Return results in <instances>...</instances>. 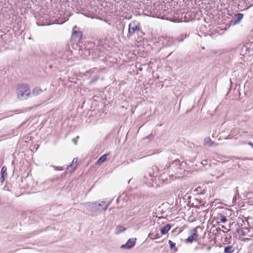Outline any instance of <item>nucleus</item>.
<instances>
[{
  "instance_id": "26",
  "label": "nucleus",
  "mask_w": 253,
  "mask_h": 253,
  "mask_svg": "<svg viewBox=\"0 0 253 253\" xmlns=\"http://www.w3.org/2000/svg\"><path fill=\"white\" fill-rule=\"evenodd\" d=\"M79 138V136H77L75 138L72 139V141L74 143L75 145L77 144V139Z\"/></svg>"
},
{
  "instance_id": "5",
  "label": "nucleus",
  "mask_w": 253,
  "mask_h": 253,
  "mask_svg": "<svg viewBox=\"0 0 253 253\" xmlns=\"http://www.w3.org/2000/svg\"><path fill=\"white\" fill-rule=\"evenodd\" d=\"M84 206L85 207L87 210L91 212H95L98 211V209L97 207V202H86L84 204Z\"/></svg>"
},
{
  "instance_id": "16",
  "label": "nucleus",
  "mask_w": 253,
  "mask_h": 253,
  "mask_svg": "<svg viewBox=\"0 0 253 253\" xmlns=\"http://www.w3.org/2000/svg\"><path fill=\"white\" fill-rule=\"evenodd\" d=\"M205 145H208L209 146H212L214 144V142L212 141L209 137H206L204 139Z\"/></svg>"
},
{
  "instance_id": "30",
  "label": "nucleus",
  "mask_w": 253,
  "mask_h": 253,
  "mask_svg": "<svg viewBox=\"0 0 253 253\" xmlns=\"http://www.w3.org/2000/svg\"><path fill=\"white\" fill-rule=\"evenodd\" d=\"M224 175V172H222V173H221L220 175L218 176L217 177V178H218L219 177H221L222 176H223Z\"/></svg>"
},
{
  "instance_id": "34",
  "label": "nucleus",
  "mask_w": 253,
  "mask_h": 253,
  "mask_svg": "<svg viewBox=\"0 0 253 253\" xmlns=\"http://www.w3.org/2000/svg\"><path fill=\"white\" fill-rule=\"evenodd\" d=\"M250 145H252V146L253 147V143H250Z\"/></svg>"
},
{
  "instance_id": "4",
  "label": "nucleus",
  "mask_w": 253,
  "mask_h": 253,
  "mask_svg": "<svg viewBox=\"0 0 253 253\" xmlns=\"http://www.w3.org/2000/svg\"><path fill=\"white\" fill-rule=\"evenodd\" d=\"M186 163L182 162H180L178 159L174 160L171 164H170L169 168L175 171L176 173L179 172V170H182L183 165Z\"/></svg>"
},
{
  "instance_id": "24",
  "label": "nucleus",
  "mask_w": 253,
  "mask_h": 253,
  "mask_svg": "<svg viewBox=\"0 0 253 253\" xmlns=\"http://www.w3.org/2000/svg\"><path fill=\"white\" fill-rule=\"evenodd\" d=\"M153 135L152 134H150L147 136L145 138L148 139L149 140V141L151 140L153 138Z\"/></svg>"
},
{
  "instance_id": "25",
  "label": "nucleus",
  "mask_w": 253,
  "mask_h": 253,
  "mask_svg": "<svg viewBox=\"0 0 253 253\" xmlns=\"http://www.w3.org/2000/svg\"><path fill=\"white\" fill-rule=\"evenodd\" d=\"M148 175L150 176V177H156L157 176V174H155V175H153V171L152 170H150L149 169V171H148Z\"/></svg>"
},
{
  "instance_id": "29",
  "label": "nucleus",
  "mask_w": 253,
  "mask_h": 253,
  "mask_svg": "<svg viewBox=\"0 0 253 253\" xmlns=\"http://www.w3.org/2000/svg\"><path fill=\"white\" fill-rule=\"evenodd\" d=\"M247 47L246 46H243L242 47V48H241V50H242V51L241 52H243V50H245V51H247Z\"/></svg>"
},
{
  "instance_id": "32",
  "label": "nucleus",
  "mask_w": 253,
  "mask_h": 253,
  "mask_svg": "<svg viewBox=\"0 0 253 253\" xmlns=\"http://www.w3.org/2000/svg\"><path fill=\"white\" fill-rule=\"evenodd\" d=\"M216 230H217V232L221 231V230L219 228H217V229H216Z\"/></svg>"
},
{
  "instance_id": "3",
  "label": "nucleus",
  "mask_w": 253,
  "mask_h": 253,
  "mask_svg": "<svg viewBox=\"0 0 253 253\" xmlns=\"http://www.w3.org/2000/svg\"><path fill=\"white\" fill-rule=\"evenodd\" d=\"M191 235L185 240V243L189 244L192 243L194 241H197L198 240L199 235L197 228L191 229L190 231Z\"/></svg>"
},
{
  "instance_id": "6",
  "label": "nucleus",
  "mask_w": 253,
  "mask_h": 253,
  "mask_svg": "<svg viewBox=\"0 0 253 253\" xmlns=\"http://www.w3.org/2000/svg\"><path fill=\"white\" fill-rule=\"evenodd\" d=\"M136 241V238H130L127 240L125 244L122 245L121 246V248L130 249L135 245Z\"/></svg>"
},
{
  "instance_id": "23",
  "label": "nucleus",
  "mask_w": 253,
  "mask_h": 253,
  "mask_svg": "<svg viewBox=\"0 0 253 253\" xmlns=\"http://www.w3.org/2000/svg\"><path fill=\"white\" fill-rule=\"evenodd\" d=\"M220 216L221 217L220 221L221 222L225 223L227 221L226 217L223 214H220Z\"/></svg>"
},
{
  "instance_id": "21",
  "label": "nucleus",
  "mask_w": 253,
  "mask_h": 253,
  "mask_svg": "<svg viewBox=\"0 0 253 253\" xmlns=\"http://www.w3.org/2000/svg\"><path fill=\"white\" fill-rule=\"evenodd\" d=\"M150 170H152L153 171V175H155V174H157V173L158 172V168L156 166H154L152 167V169H150Z\"/></svg>"
},
{
  "instance_id": "7",
  "label": "nucleus",
  "mask_w": 253,
  "mask_h": 253,
  "mask_svg": "<svg viewBox=\"0 0 253 253\" xmlns=\"http://www.w3.org/2000/svg\"><path fill=\"white\" fill-rule=\"evenodd\" d=\"M77 27L76 26L73 28L72 38L74 39H77L78 41H80L82 38L83 34L82 32L77 30Z\"/></svg>"
},
{
  "instance_id": "27",
  "label": "nucleus",
  "mask_w": 253,
  "mask_h": 253,
  "mask_svg": "<svg viewBox=\"0 0 253 253\" xmlns=\"http://www.w3.org/2000/svg\"><path fill=\"white\" fill-rule=\"evenodd\" d=\"M54 168V169L56 170H62L63 169L62 167H53Z\"/></svg>"
},
{
  "instance_id": "11",
  "label": "nucleus",
  "mask_w": 253,
  "mask_h": 253,
  "mask_svg": "<svg viewBox=\"0 0 253 253\" xmlns=\"http://www.w3.org/2000/svg\"><path fill=\"white\" fill-rule=\"evenodd\" d=\"M78 162V159L74 158L72 161V164L68 166L67 169H68L70 168L72 169L71 171L75 170L77 168V163Z\"/></svg>"
},
{
  "instance_id": "9",
  "label": "nucleus",
  "mask_w": 253,
  "mask_h": 253,
  "mask_svg": "<svg viewBox=\"0 0 253 253\" xmlns=\"http://www.w3.org/2000/svg\"><path fill=\"white\" fill-rule=\"evenodd\" d=\"M244 17L243 13H239L237 14L236 18L232 21V24L234 26L237 24H239Z\"/></svg>"
},
{
  "instance_id": "36",
  "label": "nucleus",
  "mask_w": 253,
  "mask_h": 253,
  "mask_svg": "<svg viewBox=\"0 0 253 253\" xmlns=\"http://www.w3.org/2000/svg\"><path fill=\"white\" fill-rule=\"evenodd\" d=\"M249 239L246 238L245 240H248Z\"/></svg>"
},
{
  "instance_id": "33",
  "label": "nucleus",
  "mask_w": 253,
  "mask_h": 253,
  "mask_svg": "<svg viewBox=\"0 0 253 253\" xmlns=\"http://www.w3.org/2000/svg\"><path fill=\"white\" fill-rule=\"evenodd\" d=\"M172 53V52H170L169 54L168 55L167 57H169V55H170L171 54V53Z\"/></svg>"
},
{
  "instance_id": "35",
  "label": "nucleus",
  "mask_w": 253,
  "mask_h": 253,
  "mask_svg": "<svg viewBox=\"0 0 253 253\" xmlns=\"http://www.w3.org/2000/svg\"><path fill=\"white\" fill-rule=\"evenodd\" d=\"M139 70L140 71H141V70H142V69L141 68H140L139 69Z\"/></svg>"
},
{
  "instance_id": "2",
  "label": "nucleus",
  "mask_w": 253,
  "mask_h": 253,
  "mask_svg": "<svg viewBox=\"0 0 253 253\" xmlns=\"http://www.w3.org/2000/svg\"><path fill=\"white\" fill-rule=\"evenodd\" d=\"M139 32H142L140 23L136 20L131 21L128 25V35L132 36Z\"/></svg>"
},
{
  "instance_id": "12",
  "label": "nucleus",
  "mask_w": 253,
  "mask_h": 253,
  "mask_svg": "<svg viewBox=\"0 0 253 253\" xmlns=\"http://www.w3.org/2000/svg\"><path fill=\"white\" fill-rule=\"evenodd\" d=\"M171 228V225L170 224H168L165 226L161 228L160 231L162 235L166 234L168 231Z\"/></svg>"
},
{
  "instance_id": "8",
  "label": "nucleus",
  "mask_w": 253,
  "mask_h": 253,
  "mask_svg": "<svg viewBox=\"0 0 253 253\" xmlns=\"http://www.w3.org/2000/svg\"><path fill=\"white\" fill-rule=\"evenodd\" d=\"M7 175V168L6 167L3 166L1 168L0 170V181L1 183H2L5 179V176Z\"/></svg>"
},
{
  "instance_id": "19",
  "label": "nucleus",
  "mask_w": 253,
  "mask_h": 253,
  "mask_svg": "<svg viewBox=\"0 0 253 253\" xmlns=\"http://www.w3.org/2000/svg\"><path fill=\"white\" fill-rule=\"evenodd\" d=\"M169 245L170 249H174L175 251L177 250V249L175 247V243H173L171 240L169 241Z\"/></svg>"
},
{
  "instance_id": "18",
  "label": "nucleus",
  "mask_w": 253,
  "mask_h": 253,
  "mask_svg": "<svg viewBox=\"0 0 253 253\" xmlns=\"http://www.w3.org/2000/svg\"><path fill=\"white\" fill-rule=\"evenodd\" d=\"M117 228L118 231H117L116 234H120L126 230V228H125V227H124L122 225H120L117 226Z\"/></svg>"
},
{
  "instance_id": "22",
  "label": "nucleus",
  "mask_w": 253,
  "mask_h": 253,
  "mask_svg": "<svg viewBox=\"0 0 253 253\" xmlns=\"http://www.w3.org/2000/svg\"><path fill=\"white\" fill-rule=\"evenodd\" d=\"M238 188V187H237L236 188V195L233 198V201H236L237 200V197H238V198H239L240 195H239V192Z\"/></svg>"
},
{
  "instance_id": "14",
  "label": "nucleus",
  "mask_w": 253,
  "mask_h": 253,
  "mask_svg": "<svg viewBox=\"0 0 253 253\" xmlns=\"http://www.w3.org/2000/svg\"><path fill=\"white\" fill-rule=\"evenodd\" d=\"M235 251V248L232 246H227L224 249L225 253H233Z\"/></svg>"
},
{
  "instance_id": "20",
  "label": "nucleus",
  "mask_w": 253,
  "mask_h": 253,
  "mask_svg": "<svg viewBox=\"0 0 253 253\" xmlns=\"http://www.w3.org/2000/svg\"><path fill=\"white\" fill-rule=\"evenodd\" d=\"M99 79V77L95 76H94L89 82V84H93Z\"/></svg>"
},
{
  "instance_id": "13",
  "label": "nucleus",
  "mask_w": 253,
  "mask_h": 253,
  "mask_svg": "<svg viewBox=\"0 0 253 253\" xmlns=\"http://www.w3.org/2000/svg\"><path fill=\"white\" fill-rule=\"evenodd\" d=\"M246 231H249V229L248 228H242L238 227V229L236 230V232L240 234L241 236H245L247 234Z\"/></svg>"
},
{
  "instance_id": "28",
  "label": "nucleus",
  "mask_w": 253,
  "mask_h": 253,
  "mask_svg": "<svg viewBox=\"0 0 253 253\" xmlns=\"http://www.w3.org/2000/svg\"><path fill=\"white\" fill-rule=\"evenodd\" d=\"M37 25L39 26H43L44 25H47L48 24H45L43 22H42V23L37 22Z\"/></svg>"
},
{
  "instance_id": "37",
  "label": "nucleus",
  "mask_w": 253,
  "mask_h": 253,
  "mask_svg": "<svg viewBox=\"0 0 253 253\" xmlns=\"http://www.w3.org/2000/svg\"><path fill=\"white\" fill-rule=\"evenodd\" d=\"M222 227L223 228H225L224 226H223V225L222 226Z\"/></svg>"
},
{
  "instance_id": "31",
  "label": "nucleus",
  "mask_w": 253,
  "mask_h": 253,
  "mask_svg": "<svg viewBox=\"0 0 253 253\" xmlns=\"http://www.w3.org/2000/svg\"><path fill=\"white\" fill-rule=\"evenodd\" d=\"M160 236H159V234H156L155 235V238H159Z\"/></svg>"
},
{
  "instance_id": "17",
  "label": "nucleus",
  "mask_w": 253,
  "mask_h": 253,
  "mask_svg": "<svg viewBox=\"0 0 253 253\" xmlns=\"http://www.w3.org/2000/svg\"><path fill=\"white\" fill-rule=\"evenodd\" d=\"M108 155V154H104L102 156H101L97 160L96 162V164H100L102 163L103 162L105 161V160L107 158V156Z\"/></svg>"
},
{
  "instance_id": "1",
  "label": "nucleus",
  "mask_w": 253,
  "mask_h": 253,
  "mask_svg": "<svg viewBox=\"0 0 253 253\" xmlns=\"http://www.w3.org/2000/svg\"><path fill=\"white\" fill-rule=\"evenodd\" d=\"M31 92L30 87L27 84H20L17 89L18 98L20 100L27 98Z\"/></svg>"
},
{
  "instance_id": "15",
  "label": "nucleus",
  "mask_w": 253,
  "mask_h": 253,
  "mask_svg": "<svg viewBox=\"0 0 253 253\" xmlns=\"http://www.w3.org/2000/svg\"><path fill=\"white\" fill-rule=\"evenodd\" d=\"M42 90L39 87H35L32 91V94L34 96H37L42 92Z\"/></svg>"
},
{
  "instance_id": "10",
  "label": "nucleus",
  "mask_w": 253,
  "mask_h": 253,
  "mask_svg": "<svg viewBox=\"0 0 253 253\" xmlns=\"http://www.w3.org/2000/svg\"><path fill=\"white\" fill-rule=\"evenodd\" d=\"M105 201H102L101 203L97 202V207L98 209V211L101 210L105 211L107 209L108 206L107 205H105Z\"/></svg>"
}]
</instances>
